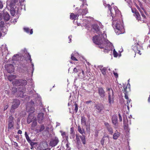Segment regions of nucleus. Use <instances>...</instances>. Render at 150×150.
<instances>
[{
  "instance_id": "obj_64",
  "label": "nucleus",
  "mask_w": 150,
  "mask_h": 150,
  "mask_svg": "<svg viewBox=\"0 0 150 150\" xmlns=\"http://www.w3.org/2000/svg\"><path fill=\"white\" fill-rule=\"evenodd\" d=\"M14 145L17 147L18 146V144L15 142H14Z\"/></svg>"
},
{
  "instance_id": "obj_48",
  "label": "nucleus",
  "mask_w": 150,
  "mask_h": 150,
  "mask_svg": "<svg viewBox=\"0 0 150 150\" xmlns=\"http://www.w3.org/2000/svg\"><path fill=\"white\" fill-rule=\"evenodd\" d=\"M69 142H67V144H66V150H69L70 149V148L69 147Z\"/></svg>"
},
{
  "instance_id": "obj_40",
  "label": "nucleus",
  "mask_w": 150,
  "mask_h": 150,
  "mask_svg": "<svg viewBox=\"0 0 150 150\" xmlns=\"http://www.w3.org/2000/svg\"><path fill=\"white\" fill-rule=\"evenodd\" d=\"M18 57H19L18 55L17 54L14 55L12 57V60L14 61L17 60H18L17 59Z\"/></svg>"
},
{
  "instance_id": "obj_38",
  "label": "nucleus",
  "mask_w": 150,
  "mask_h": 150,
  "mask_svg": "<svg viewBox=\"0 0 150 150\" xmlns=\"http://www.w3.org/2000/svg\"><path fill=\"white\" fill-rule=\"evenodd\" d=\"M107 70V68H105L103 69L101 71L102 74H103L104 76H106V71Z\"/></svg>"
},
{
  "instance_id": "obj_16",
  "label": "nucleus",
  "mask_w": 150,
  "mask_h": 150,
  "mask_svg": "<svg viewBox=\"0 0 150 150\" xmlns=\"http://www.w3.org/2000/svg\"><path fill=\"white\" fill-rule=\"evenodd\" d=\"M18 2V0H11L8 6L10 7V9H12L14 8V6L15 4Z\"/></svg>"
},
{
  "instance_id": "obj_15",
  "label": "nucleus",
  "mask_w": 150,
  "mask_h": 150,
  "mask_svg": "<svg viewBox=\"0 0 150 150\" xmlns=\"http://www.w3.org/2000/svg\"><path fill=\"white\" fill-rule=\"evenodd\" d=\"M70 139H74L75 136V133L74 127H71L70 132Z\"/></svg>"
},
{
  "instance_id": "obj_14",
  "label": "nucleus",
  "mask_w": 150,
  "mask_h": 150,
  "mask_svg": "<svg viewBox=\"0 0 150 150\" xmlns=\"http://www.w3.org/2000/svg\"><path fill=\"white\" fill-rule=\"evenodd\" d=\"M45 127L44 125L43 124H42L40 125V127H39V129H38L37 128H36L35 130V131L37 133H39L43 131L45 129Z\"/></svg>"
},
{
  "instance_id": "obj_42",
  "label": "nucleus",
  "mask_w": 150,
  "mask_h": 150,
  "mask_svg": "<svg viewBox=\"0 0 150 150\" xmlns=\"http://www.w3.org/2000/svg\"><path fill=\"white\" fill-rule=\"evenodd\" d=\"M17 91V89L16 87H13L12 88V93L13 94H14Z\"/></svg>"
},
{
  "instance_id": "obj_58",
  "label": "nucleus",
  "mask_w": 150,
  "mask_h": 150,
  "mask_svg": "<svg viewBox=\"0 0 150 150\" xmlns=\"http://www.w3.org/2000/svg\"><path fill=\"white\" fill-rule=\"evenodd\" d=\"M8 105H5V107L4 108V110L5 111L7 109V108H8Z\"/></svg>"
},
{
  "instance_id": "obj_17",
  "label": "nucleus",
  "mask_w": 150,
  "mask_h": 150,
  "mask_svg": "<svg viewBox=\"0 0 150 150\" xmlns=\"http://www.w3.org/2000/svg\"><path fill=\"white\" fill-rule=\"evenodd\" d=\"M3 16L4 19L5 21H8L10 18L9 14L7 12L4 13Z\"/></svg>"
},
{
  "instance_id": "obj_13",
  "label": "nucleus",
  "mask_w": 150,
  "mask_h": 150,
  "mask_svg": "<svg viewBox=\"0 0 150 150\" xmlns=\"http://www.w3.org/2000/svg\"><path fill=\"white\" fill-rule=\"evenodd\" d=\"M112 24L118 30H120L122 27V25H120L119 23L117 22L116 21H115L112 22Z\"/></svg>"
},
{
  "instance_id": "obj_23",
  "label": "nucleus",
  "mask_w": 150,
  "mask_h": 150,
  "mask_svg": "<svg viewBox=\"0 0 150 150\" xmlns=\"http://www.w3.org/2000/svg\"><path fill=\"white\" fill-rule=\"evenodd\" d=\"M35 109L33 107H30L28 106L26 108V111L27 112H30V113H33Z\"/></svg>"
},
{
  "instance_id": "obj_44",
  "label": "nucleus",
  "mask_w": 150,
  "mask_h": 150,
  "mask_svg": "<svg viewBox=\"0 0 150 150\" xmlns=\"http://www.w3.org/2000/svg\"><path fill=\"white\" fill-rule=\"evenodd\" d=\"M4 23L3 21H1L0 22V28H1L4 27Z\"/></svg>"
},
{
  "instance_id": "obj_31",
  "label": "nucleus",
  "mask_w": 150,
  "mask_h": 150,
  "mask_svg": "<svg viewBox=\"0 0 150 150\" xmlns=\"http://www.w3.org/2000/svg\"><path fill=\"white\" fill-rule=\"evenodd\" d=\"M79 137L81 139L83 144H86L85 136L83 134L82 136H80Z\"/></svg>"
},
{
  "instance_id": "obj_55",
  "label": "nucleus",
  "mask_w": 150,
  "mask_h": 150,
  "mask_svg": "<svg viewBox=\"0 0 150 150\" xmlns=\"http://www.w3.org/2000/svg\"><path fill=\"white\" fill-rule=\"evenodd\" d=\"M142 16V17H143L144 18H146V16L144 15V14L143 13V12L142 11V13H141Z\"/></svg>"
},
{
  "instance_id": "obj_7",
  "label": "nucleus",
  "mask_w": 150,
  "mask_h": 150,
  "mask_svg": "<svg viewBox=\"0 0 150 150\" xmlns=\"http://www.w3.org/2000/svg\"><path fill=\"white\" fill-rule=\"evenodd\" d=\"M5 68L7 71L9 73H11L14 71V67L12 64H7L5 65Z\"/></svg>"
},
{
  "instance_id": "obj_41",
  "label": "nucleus",
  "mask_w": 150,
  "mask_h": 150,
  "mask_svg": "<svg viewBox=\"0 0 150 150\" xmlns=\"http://www.w3.org/2000/svg\"><path fill=\"white\" fill-rule=\"evenodd\" d=\"M98 45V47L100 49L104 48V47H105V43H104V42L103 41H103L102 44Z\"/></svg>"
},
{
  "instance_id": "obj_43",
  "label": "nucleus",
  "mask_w": 150,
  "mask_h": 150,
  "mask_svg": "<svg viewBox=\"0 0 150 150\" xmlns=\"http://www.w3.org/2000/svg\"><path fill=\"white\" fill-rule=\"evenodd\" d=\"M74 54H72L71 55V59L73 61H78L77 59L74 56Z\"/></svg>"
},
{
  "instance_id": "obj_12",
  "label": "nucleus",
  "mask_w": 150,
  "mask_h": 150,
  "mask_svg": "<svg viewBox=\"0 0 150 150\" xmlns=\"http://www.w3.org/2000/svg\"><path fill=\"white\" fill-rule=\"evenodd\" d=\"M44 114L42 112H40L38 115V119L39 123L41 124L42 122L44 119Z\"/></svg>"
},
{
  "instance_id": "obj_46",
  "label": "nucleus",
  "mask_w": 150,
  "mask_h": 150,
  "mask_svg": "<svg viewBox=\"0 0 150 150\" xmlns=\"http://www.w3.org/2000/svg\"><path fill=\"white\" fill-rule=\"evenodd\" d=\"M123 124H128V120L127 117L126 118H123Z\"/></svg>"
},
{
  "instance_id": "obj_51",
  "label": "nucleus",
  "mask_w": 150,
  "mask_h": 150,
  "mask_svg": "<svg viewBox=\"0 0 150 150\" xmlns=\"http://www.w3.org/2000/svg\"><path fill=\"white\" fill-rule=\"evenodd\" d=\"M135 6H136V7L137 8V9L140 11V13H142V10H141V9H140V8L139 7V6L137 5V4H136Z\"/></svg>"
},
{
  "instance_id": "obj_47",
  "label": "nucleus",
  "mask_w": 150,
  "mask_h": 150,
  "mask_svg": "<svg viewBox=\"0 0 150 150\" xmlns=\"http://www.w3.org/2000/svg\"><path fill=\"white\" fill-rule=\"evenodd\" d=\"M75 105V111L76 113L77 112L78 110V106L77 103H75L74 104Z\"/></svg>"
},
{
  "instance_id": "obj_22",
  "label": "nucleus",
  "mask_w": 150,
  "mask_h": 150,
  "mask_svg": "<svg viewBox=\"0 0 150 150\" xmlns=\"http://www.w3.org/2000/svg\"><path fill=\"white\" fill-rule=\"evenodd\" d=\"M34 116L30 114L27 117V122L28 124H30L32 121V120L34 118Z\"/></svg>"
},
{
  "instance_id": "obj_21",
  "label": "nucleus",
  "mask_w": 150,
  "mask_h": 150,
  "mask_svg": "<svg viewBox=\"0 0 150 150\" xmlns=\"http://www.w3.org/2000/svg\"><path fill=\"white\" fill-rule=\"evenodd\" d=\"M37 124V123L36 120H35V121H33V123L32 124L31 126V129L35 130V129L36 128H37L38 127H36Z\"/></svg>"
},
{
  "instance_id": "obj_49",
  "label": "nucleus",
  "mask_w": 150,
  "mask_h": 150,
  "mask_svg": "<svg viewBox=\"0 0 150 150\" xmlns=\"http://www.w3.org/2000/svg\"><path fill=\"white\" fill-rule=\"evenodd\" d=\"M3 7L2 1L0 0V9H2Z\"/></svg>"
},
{
  "instance_id": "obj_54",
  "label": "nucleus",
  "mask_w": 150,
  "mask_h": 150,
  "mask_svg": "<svg viewBox=\"0 0 150 150\" xmlns=\"http://www.w3.org/2000/svg\"><path fill=\"white\" fill-rule=\"evenodd\" d=\"M127 107L128 108H129V106H128V105H129V104L130 102V101L131 100L130 99H129V98L128 99H127Z\"/></svg>"
},
{
  "instance_id": "obj_33",
  "label": "nucleus",
  "mask_w": 150,
  "mask_h": 150,
  "mask_svg": "<svg viewBox=\"0 0 150 150\" xmlns=\"http://www.w3.org/2000/svg\"><path fill=\"white\" fill-rule=\"evenodd\" d=\"M20 85L25 86L27 83V82L26 80L21 79Z\"/></svg>"
},
{
  "instance_id": "obj_10",
  "label": "nucleus",
  "mask_w": 150,
  "mask_h": 150,
  "mask_svg": "<svg viewBox=\"0 0 150 150\" xmlns=\"http://www.w3.org/2000/svg\"><path fill=\"white\" fill-rule=\"evenodd\" d=\"M107 6H108V10L110 11L111 16L113 18L115 17V15L116 14V11L115 9H112L111 6L109 4H108Z\"/></svg>"
},
{
  "instance_id": "obj_60",
  "label": "nucleus",
  "mask_w": 150,
  "mask_h": 150,
  "mask_svg": "<svg viewBox=\"0 0 150 150\" xmlns=\"http://www.w3.org/2000/svg\"><path fill=\"white\" fill-rule=\"evenodd\" d=\"M111 89H112L111 88H107V90L108 92V93L110 92V90H111Z\"/></svg>"
},
{
  "instance_id": "obj_57",
  "label": "nucleus",
  "mask_w": 150,
  "mask_h": 150,
  "mask_svg": "<svg viewBox=\"0 0 150 150\" xmlns=\"http://www.w3.org/2000/svg\"><path fill=\"white\" fill-rule=\"evenodd\" d=\"M76 139L77 141H80V139L79 138V136H78L77 134L76 135Z\"/></svg>"
},
{
  "instance_id": "obj_11",
  "label": "nucleus",
  "mask_w": 150,
  "mask_h": 150,
  "mask_svg": "<svg viewBox=\"0 0 150 150\" xmlns=\"http://www.w3.org/2000/svg\"><path fill=\"white\" fill-rule=\"evenodd\" d=\"M112 94L110 92L108 93V101L110 104H111V103L113 101L114 92L112 89H111Z\"/></svg>"
},
{
  "instance_id": "obj_25",
  "label": "nucleus",
  "mask_w": 150,
  "mask_h": 150,
  "mask_svg": "<svg viewBox=\"0 0 150 150\" xmlns=\"http://www.w3.org/2000/svg\"><path fill=\"white\" fill-rule=\"evenodd\" d=\"M127 87L124 86L123 93L125 94V97L126 99H128V97L127 95L128 91H127Z\"/></svg>"
},
{
  "instance_id": "obj_63",
  "label": "nucleus",
  "mask_w": 150,
  "mask_h": 150,
  "mask_svg": "<svg viewBox=\"0 0 150 150\" xmlns=\"http://www.w3.org/2000/svg\"><path fill=\"white\" fill-rule=\"evenodd\" d=\"M18 134H21L22 133V131L21 130H19L18 131Z\"/></svg>"
},
{
  "instance_id": "obj_56",
  "label": "nucleus",
  "mask_w": 150,
  "mask_h": 150,
  "mask_svg": "<svg viewBox=\"0 0 150 150\" xmlns=\"http://www.w3.org/2000/svg\"><path fill=\"white\" fill-rule=\"evenodd\" d=\"M105 67H103V66H99V68H100V71H102L103 69L105 68Z\"/></svg>"
},
{
  "instance_id": "obj_59",
  "label": "nucleus",
  "mask_w": 150,
  "mask_h": 150,
  "mask_svg": "<svg viewBox=\"0 0 150 150\" xmlns=\"http://www.w3.org/2000/svg\"><path fill=\"white\" fill-rule=\"evenodd\" d=\"M74 71L75 73H77L78 72L77 69L76 68L74 69Z\"/></svg>"
},
{
  "instance_id": "obj_18",
  "label": "nucleus",
  "mask_w": 150,
  "mask_h": 150,
  "mask_svg": "<svg viewBox=\"0 0 150 150\" xmlns=\"http://www.w3.org/2000/svg\"><path fill=\"white\" fill-rule=\"evenodd\" d=\"M79 15V14L76 15L74 14L73 13H71L70 15V18L72 20H75L76 18L77 19Z\"/></svg>"
},
{
  "instance_id": "obj_3",
  "label": "nucleus",
  "mask_w": 150,
  "mask_h": 150,
  "mask_svg": "<svg viewBox=\"0 0 150 150\" xmlns=\"http://www.w3.org/2000/svg\"><path fill=\"white\" fill-rule=\"evenodd\" d=\"M20 104V101L18 99H14L13 104L11 108V110H13L18 108Z\"/></svg>"
},
{
  "instance_id": "obj_62",
  "label": "nucleus",
  "mask_w": 150,
  "mask_h": 150,
  "mask_svg": "<svg viewBox=\"0 0 150 150\" xmlns=\"http://www.w3.org/2000/svg\"><path fill=\"white\" fill-rule=\"evenodd\" d=\"M92 102V101L90 100H89V101H87L86 102V104H89V103H91Z\"/></svg>"
},
{
  "instance_id": "obj_50",
  "label": "nucleus",
  "mask_w": 150,
  "mask_h": 150,
  "mask_svg": "<svg viewBox=\"0 0 150 150\" xmlns=\"http://www.w3.org/2000/svg\"><path fill=\"white\" fill-rule=\"evenodd\" d=\"M124 128L125 129H127L128 128V124H123Z\"/></svg>"
},
{
  "instance_id": "obj_37",
  "label": "nucleus",
  "mask_w": 150,
  "mask_h": 150,
  "mask_svg": "<svg viewBox=\"0 0 150 150\" xmlns=\"http://www.w3.org/2000/svg\"><path fill=\"white\" fill-rule=\"evenodd\" d=\"M10 13L12 16H14L15 14V10L14 8L10 9Z\"/></svg>"
},
{
  "instance_id": "obj_20",
  "label": "nucleus",
  "mask_w": 150,
  "mask_h": 150,
  "mask_svg": "<svg viewBox=\"0 0 150 150\" xmlns=\"http://www.w3.org/2000/svg\"><path fill=\"white\" fill-rule=\"evenodd\" d=\"M120 133L117 130H116L113 134V138L114 139L116 140L120 136Z\"/></svg>"
},
{
  "instance_id": "obj_28",
  "label": "nucleus",
  "mask_w": 150,
  "mask_h": 150,
  "mask_svg": "<svg viewBox=\"0 0 150 150\" xmlns=\"http://www.w3.org/2000/svg\"><path fill=\"white\" fill-rule=\"evenodd\" d=\"M24 56L27 60H29L30 62L32 63V59L31 58V56L29 53H25L24 55Z\"/></svg>"
},
{
  "instance_id": "obj_2",
  "label": "nucleus",
  "mask_w": 150,
  "mask_h": 150,
  "mask_svg": "<svg viewBox=\"0 0 150 150\" xmlns=\"http://www.w3.org/2000/svg\"><path fill=\"white\" fill-rule=\"evenodd\" d=\"M14 118L12 116H10L8 118V130H12L14 129Z\"/></svg>"
},
{
  "instance_id": "obj_45",
  "label": "nucleus",
  "mask_w": 150,
  "mask_h": 150,
  "mask_svg": "<svg viewBox=\"0 0 150 150\" xmlns=\"http://www.w3.org/2000/svg\"><path fill=\"white\" fill-rule=\"evenodd\" d=\"M113 56L114 57H117L118 56V53L115 49L113 50Z\"/></svg>"
},
{
  "instance_id": "obj_29",
  "label": "nucleus",
  "mask_w": 150,
  "mask_h": 150,
  "mask_svg": "<svg viewBox=\"0 0 150 150\" xmlns=\"http://www.w3.org/2000/svg\"><path fill=\"white\" fill-rule=\"evenodd\" d=\"M24 31L27 33H29L30 32V34H32L33 33V29H31L30 30L28 28H23Z\"/></svg>"
},
{
  "instance_id": "obj_32",
  "label": "nucleus",
  "mask_w": 150,
  "mask_h": 150,
  "mask_svg": "<svg viewBox=\"0 0 150 150\" xmlns=\"http://www.w3.org/2000/svg\"><path fill=\"white\" fill-rule=\"evenodd\" d=\"M16 77V76L15 75H9L8 76V79L10 81H13Z\"/></svg>"
},
{
  "instance_id": "obj_34",
  "label": "nucleus",
  "mask_w": 150,
  "mask_h": 150,
  "mask_svg": "<svg viewBox=\"0 0 150 150\" xmlns=\"http://www.w3.org/2000/svg\"><path fill=\"white\" fill-rule=\"evenodd\" d=\"M81 123L85 125L86 124V119L84 116H82L81 117Z\"/></svg>"
},
{
  "instance_id": "obj_36",
  "label": "nucleus",
  "mask_w": 150,
  "mask_h": 150,
  "mask_svg": "<svg viewBox=\"0 0 150 150\" xmlns=\"http://www.w3.org/2000/svg\"><path fill=\"white\" fill-rule=\"evenodd\" d=\"M25 135L28 142H31V140L30 139V137L27 134V132H25Z\"/></svg>"
},
{
  "instance_id": "obj_19",
  "label": "nucleus",
  "mask_w": 150,
  "mask_h": 150,
  "mask_svg": "<svg viewBox=\"0 0 150 150\" xmlns=\"http://www.w3.org/2000/svg\"><path fill=\"white\" fill-rule=\"evenodd\" d=\"M93 28L96 32L98 34L100 33L99 27L97 24H94L93 25Z\"/></svg>"
},
{
  "instance_id": "obj_4",
  "label": "nucleus",
  "mask_w": 150,
  "mask_h": 150,
  "mask_svg": "<svg viewBox=\"0 0 150 150\" xmlns=\"http://www.w3.org/2000/svg\"><path fill=\"white\" fill-rule=\"evenodd\" d=\"M59 142V140L58 138L57 137H55L50 141V145L52 147H54L57 145Z\"/></svg>"
},
{
  "instance_id": "obj_5",
  "label": "nucleus",
  "mask_w": 150,
  "mask_h": 150,
  "mask_svg": "<svg viewBox=\"0 0 150 150\" xmlns=\"http://www.w3.org/2000/svg\"><path fill=\"white\" fill-rule=\"evenodd\" d=\"M131 10L132 12L134 13V16L137 19L138 21L140 20L141 19L140 16L137 9L135 8H132Z\"/></svg>"
},
{
  "instance_id": "obj_9",
  "label": "nucleus",
  "mask_w": 150,
  "mask_h": 150,
  "mask_svg": "<svg viewBox=\"0 0 150 150\" xmlns=\"http://www.w3.org/2000/svg\"><path fill=\"white\" fill-rule=\"evenodd\" d=\"M104 124L109 133L110 134H112L113 133V129L112 127L108 122H105Z\"/></svg>"
},
{
  "instance_id": "obj_39",
  "label": "nucleus",
  "mask_w": 150,
  "mask_h": 150,
  "mask_svg": "<svg viewBox=\"0 0 150 150\" xmlns=\"http://www.w3.org/2000/svg\"><path fill=\"white\" fill-rule=\"evenodd\" d=\"M60 132L61 133V135L63 138L66 137L67 139L68 138V136H66V133L65 132H63L62 131H60Z\"/></svg>"
},
{
  "instance_id": "obj_26",
  "label": "nucleus",
  "mask_w": 150,
  "mask_h": 150,
  "mask_svg": "<svg viewBox=\"0 0 150 150\" xmlns=\"http://www.w3.org/2000/svg\"><path fill=\"white\" fill-rule=\"evenodd\" d=\"M112 123L114 125L116 124L117 122V116L115 115H113L112 118Z\"/></svg>"
},
{
  "instance_id": "obj_27",
  "label": "nucleus",
  "mask_w": 150,
  "mask_h": 150,
  "mask_svg": "<svg viewBox=\"0 0 150 150\" xmlns=\"http://www.w3.org/2000/svg\"><path fill=\"white\" fill-rule=\"evenodd\" d=\"M78 131L81 134H85V132L84 129H81V127L79 125L78 126Z\"/></svg>"
},
{
  "instance_id": "obj_24",
  "label": "nucleus",
  "mask_w": 150,
  "mask_h": 150,
  "mask_svg": "<svg viewBox=\"0 0 150 150\" xmlns=\"http://www.w3.org/2000/svg\"><path fill=\"white\" fill-rule=\"evenodd\" d=\"M79 11L80 12L81 11V13L79 15H82V16L86 15L88 13V9L86 8L82 9V10H79Z\"/></svg>"
},
{
  "instance_id": "obj_1",
  "label": "nucleus",
  "mask_w": 150,
  "mask_h": 150,
  "mask_svg": "<svg viewBox=\"0 0 150 150\" xmlns=\"http://www.w3.org/2000/svg\"><path fill=\"white\" fill-rule=\"evenodd\" d=\"M92 40L93 43L96 45H99L102 44L103 38L99 35H95L93 37Z\"/></svg>"
},
{
  "instance_id": "obj_35",
  "label": "nucleus",
  "mask_w": 150,
  "mask_h": 150,
  "mask_svg": "<svg viewBox=\"0 0 150 150\" xmlns=\"http://www.w3.org/2000/svg\"><path fill=\"white\" fill-rule=\"evenodd\" d=\"M107 137L108 138L109 136H104L103 138L100 141V143L102 145H103L104 143L106 140V139H105V138Z\"/></svg>"
},
{
  "instance_id": "obj_52",
  "label": "nucleus",
  "mask_w": 150,
  "mask_h": 150,
  "mask_svg": "<svg viewBox=\"0 0 150 150\" xmlns=\"http://www.w3.org/2000/svg\"><path fill=\"white\" fill-rule=\"evenodd\" d=\"M118 115L119 117V120L120 122H122V117L120 113H119Z\"/></svg>"
},
{
  "instance_id": "obj_6",
  "label": "nucleus",
  "mask_w": 150,
  "mask_h": 150,
  "mask_svg": "<svg viewBox=\"0 0 150 150\" xmlns=\"http://www.w3.org/2000/svg\"><path fill=\"white\" fill-rule=\"evenodd\" d=\"M105 50H107V52L112 50L113 45L112 44L108 41L106 42V44L105 43Z\"/></svg>"
},
{
  "instance_id": "obj_30",
  "label": "nucleus",
  "mask_w": 150,
  "mask_h": 150,
  "mask_svg": "<svg viewBox=\"0 0 150 150\" xmlns=\"http://www.w3.org/2000/svg\"><path fill=\"white\" fill-rule=\"evenodd\" d=\"M20 81L21 79H16L15 81H13L12 83L14 85H15L16 86H19L20 85Z\"/></svg>"
},
{
  "instance_id": "obj_8",
  "label": "nucleus",
  "mask_w": 150,
  "mask_h": 150,
  "mask_svg": "<svg viewBox=\"0 0 150 150\" xmlns=\"http://www.w3.org/2000/svg\"><path fill=\"white\" fill-rule=\"evenodd\" d=\"M98 93L101 98H104L105 96V92L102 87L98 88Z\"/></svg>"
},
{
  "instance_id": "obj_53",
  "label": "nucleus",
  "mask_w": 150,
  "mask_h": 150,
  "mask_svg": "<svg viewBox=\"0 0 150 150\" xmlns=\"http://www.w3.org/2000/svg\"><path fill=\"white\" fill-rule=\"evenodd\" d=\"M140 51L139 50H137V51L135 52L136 54H139V55H141V54L140 53Z\"/></svg>"
},
{
  "instance_id": "obj_61",
  "label": "nucleus",
  "mask_w": 150,
  "mask_h": 150,
  "mask_svg": "<svg viewBox=\"0 0 150 150\" xmlns=\"http://www.w3.org/2000/svg\"><path fill=\"white\" fill-rule=\"evenodd\" d=\"M113 74L116 77H118V74L117 73L114 72Z\"/></svg>"
}]
</instances>
